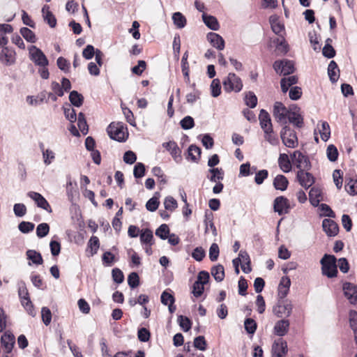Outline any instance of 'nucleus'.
<instances>
[{
	"label": "nucleus",
	"instance_id": "1",
	"mask_svg": "<svg viewBox=\"0 0 357 357\" xmlns=\"http://www.w3.org/2000/svg\"><path fill=\"white\" fill-rule=\"evenodd\" d=\"M109 136L118 142H124L127 139V128L121 122H113L109 124L107 129Z\"/></svg>",
	"mask_w": 357,
	"mask_h": 357
},
{
	"label": "nucleus",
	"instance_id": "2",
	"mask_svg": "<svg viewBox=\"0 0 357 357\" xmlns=\"http://www.w3.org/2000/svg\"><path fill=\"white\" fill-rule=\"evenodd\" d=\"M322 273L328 278L337 275L336 258L333 255H325L321 260Z\"/></svg>",
	"mask_w": 357,
	"mask_h": 357
},
{
	"label": "nucleus",
	"instance_id": "3",
	"mask_svg": "<svg viewBox=\"0 0 357 357\" xmlns=\"http://www.w3.org/2000/svg\"><path fill=\"white\" fill-rule=\"evenodd\" d=\"M280 137L282 143L288 148H295L298 146V138L296 132L289 127L285 126L280 132Z\"/></svg>",
	"mask_w": 357,
	"mask_h": 357
},
{
	"label": "nucleus",
	"instance_id": "4",
	"mask_svg": "<svg viewBox=\"0 0 357 357\" xmlns=\"http://www.w3.org/2000/svg\"><path fill=\"white\" fill-rule=\"evenodd\" d=\"M28 50L29 58L35 65L40 67H46L48 66L49 61L41 50L35 45L30 46Z\"/></svg>",
	"mask_w": 357,
	"mask_h": 357
},
{
	"label": "nucleus",
	"instance_id": "5",
	"mask_svg": "<svg viewBox=\"0 0 357 357\" xmlns=\"http://www.w3.org/2000/svg\"><path fill=\"white\" fill-rule=\"evenodd\" d=\"M18 294L22 305L24 306V307L26 309L28 313L33 317L35 316L36 313L33 309V306L30 300L28 290L24 282H21L19 284Z\"/></svg>",
	"mask_w": 357,
	"mask_h": 357
},
{
	"label": "nucleus",
	"instance_id": "6",
	"mask_svg": "<svg viewBox=\"0 0 357 357\" xmlns=\"http://www.w3.org/2000/svg\"><path fill=\"white\" fill-rule=\"evenodd\" d=\"M291 157L292 162L299 169L298 171H309L310 169L311 164L308 158L301 151H294Z\"/></svg>",
	"mask_w": 357,
	"mask_h": 357
},
{
	"label": "nucleus",
	"instance_id": "7",
	"mask_svg": "<svg viewBox=\"0 0 357 357\" xmlns=\"http://www.w3.org/2000/svg\"><path fill=\"white\" fill-rule=\"evenodd\" d=\"M223 86L227 91L239 92L243 88L241 79L234 73H229L227 78L223 81Z\"/></svg>",
	"mask_w": 357,
	"mask_h": 357
},
{
	"label": "nucleus",
	"instance_id": "8",
	"mask_svg": "<svg viewBox=\"0 0 357 357\" xmlns=\"http://www.w3.org/2000/svg\"><path fill=\"white\" fill-rule=\"evenodd\" d=\"M273 68L277 73L283 75H290L295 70L294 63L289 60L276 61L273 64Z\"/></svg>",
	"mask_w": 357,
	"mask_h": 357
},
{
	"label": "nucleus",
	"instance_id": "9",
	"mask_svg": "<svg viewBox=\"0 0 357 357\" xmlns=\"http://www.w3.org/2000/svg\"><path fill=\"white\" fill-rule=\"evenodd\" d=\"M289 110L280 102H276L273 107V116L280 123L286 124Z\"/></svg>",
	"mask_w": 357,
	"mask_h": 357
},
{
	"label": "nucleus",
	"instance_id": "10",
	"mask_svg": "<svg viewBox=\"0 0 357 357\" xmlns=\"http://www.w3.org/2000/svg\"><path fill=\"white\" fill-rule=\"evenodd\" d=\"M162 146L170 153L176 162H181L182 160L181 151L175 142H164Z\"/></svg>",
	"mask_w": 357,
	"mask_h": 357
},
{
	"label": "nucleus",
	"instance_id": "11",
	"mask_svg": "<svg viewBox=\"0 0 357 357\" xmlns=\"http://www.w3.org/2000/svg\"><path fill=\"white\" fill-rule=\"evenodd\" d=\"M273 208L275 212L279 215L287 213L289 209L288 199L282 196L276 197L274 200Z\"/></svg>",
	"mask_w": 357,
	"mask_h": 357
},
{
	"label": "nucleus",
	"instance_id": "12",
	"mask_svg": "<svg viewBox=\"0 0 357 357\" xmlns=\"http://www.w3.org/2000/svg\"><path fill=\"white\" fill-rule=\"evenodd\" d=\"M296 178L301 186L309 188L314 182L313 176L308 171H298Z\"/></svg>",
	"mask_w": 357,
	"mask_h": 357
},
{
	"label": "nucleus",
	"instance_id": "13",
	"mask_svg": "<svg viewBox=\"0 0 357 357\" xmlns=\"http://www.w3.org/2000/svg\"><path fill=\"white\" fill-rule=\"evenodd\" d=\"M273 357H283L287 353V344L282 339L275 340L272 347Z\"/></svg>",
	"mask_w": 357,
	"mask_h": 357
},
{
	"label": "nucleus",
	"instance_id": "14",
	"mask_svg": "<svg viewBox=\"0 0 357 357\" xmlns=\"http://www.w3.org/2000/svg\"><path fill=\"white\" fill-rule=\"evenodd\" d=\"M27 195L32 199L37 206L49 213L52 212V208L47 201L40 193L36 192H29Z\"/></svg>",
	"mask_w": 357,
	"mask_h": 357
},
{
	"label": "nucleus",
	"instance_id": "15",
	"mask_svg": "<svg viewBox=\"0 0 357 357\" xmlns=\"http://www.w3.org/2000/svg\"><path fill=\"white\" fill-rule=\"evenodd\" d=\"M273 311L278 317H289L292 311V305L289 303H279Z\"/></svg>",
	"mask_w": 357,
	"mask_h": 357
},
{
	"label": "nucleus",
	"instance_id": "16",
	"mask_svg": "<svg viewBox=\"0 0 357 357\" xmlns=\"http://www.w3.org/2000/svg\"><path fill=\"white\" fill-rule=\"evenodd\" d=\"M345 296L351 304L357 303V287L351 283L347 282L343 285Z\"/></svg>",
	"mask_w": 357,
	"mask_h": 357
},
{
	"label": "nucleus",
	"instance_id": "17",
	"mask_svg": "<svg viewBox=\"0 0 357 357\" xmlns=\"http://www.w3.org/2000/svg\"><path fill=\"white\" fill-rule=\"evenodd\" d=\"M206 37L211 45L218 50H222L225 48V40L219 34L210 32Z\"/></svg>",
	"mask_w": 357,
	"mask_h": 357
},
{
	"label": "nucleus",
	"instance_id": "18",
	"mask_svg": "<svg viewBox=\"0 0 357 357\" xmlns=\"http://www.w3.org/2000/svg\"><path fill=\"white\" fill-rule=\"evenodd\" d=\"M322 227L324 231L329 236H335L339 231L337 225L331 219H324L322 222Z\"/></svg>",
	"mask_w": 357,
	"mask_h": 357
},
{
	"label": "nucleus",
	"instance_id": "19",
	"mask_svg": "<svg viewBox=\"0 0 357 357\" xmlns=\"http://www.w3.org/2000/svg\"><path fill=\"white\" fill-rule=\"evenodd\" d=\"M14 54L13 50L3 47L0 53V61L6 66H10L15 63Z\"/></svg>",
	"mask_w": 357,
	"mask_h": 357
},
{
	"label": "nucleus",
	"instance_id": "20",
	"mask_svg": "<svg viewBox=\"0 0 357 357\" xmlns=\"http://www.w3.org/2000/svg\"><path fill=\"white\" fill-rule=\"evenodd\" d=\"M309 199L314 206H317L323 200L321 190L318 187L312 188L309 192Z\"/></svg>",
	"mask_w": 357,
	"mask_h": 357
},
{
	"label": "nucleus",
	"instance_id": "21",
	"mask_svg": "<svg viewBox=\"0 0 357 357\" xmlns=\"http://www.w3.org/2000/svg\"><path fill=\"white\" fill-rule=\"evenodd\" d=\"M269 22L273 31L279 36H282L284 31V26L279 21L278 17L275 15H271L269 18Z\"/></svg>",
	"mask_w": 357,
	"mask_h": 357
},
{
	"label": "nucleus",
	"instance_id": "22",
	"mask_svg": "<svg viewBox=\"0 0 357 357\" xmlns=\"http://www.w3.org/2000/svg\"><path fill=\"white\" fill-rule=\"evenodd\" d=\"M259 119L261 128L263 130H271L273 128L271 120L269 114L264 109H261L259 112Z\"/></svg>",
	"mask_w": 357,
	"mask_h": 357
},
{
	"label": "nucleus",
	"instance_id": "23",
	"mask_svg": "<svg viewBox=\"0 0 357 357\" xmlns=\"http://www.w3.org/2000/svg\"><path fill=\"white\" fill-rule=\"evenodd\" d=\"M291 280L288 277H282L278 286V296L284 298L289 290Z\"/></svg>",
	"mask_w": 357,
	"mask_h": 357
},
{
	"label": "nucleus",
	"instance_id": "24",
	"mask_svg": "<svg viewBox=\"0 0 357 357\" xmlns=\"http://www.w3.org/2000/svg\"><path fill=\"white\" fill-rule=\"evenodd\" d=\"M289 322L288 320L282 319L276 322L274 326V333L279 336L284 335L289 329Z\"/></svg>",
	"mask_w": 357,
	"mask_h": 357
},
{
	"label": "nucleus",
	"instance_id": "25",
	"mask_svg": "<svg viewBox=\"0 0 357 357\" xmlns=\"http://www.w3.org/2000/svg\"><path fill=\"white\" fill-rule=\"evenodd\" d=\"M278 165L281 170L284 173L289 172L291 170V164L289 156L286 153L280 154Z\"/></svg>",
	"mask_w": 357,
	"mask_h": 357
},
{
	"label": "nucleus",
	"instance_id": "26",
	"mask_svg": "<svg viewBox=\"0 0 357 357\" xmlns=\"http://www.w3.org/2000/svg\"><path fill=\"white\" fill-rule=\"evenodd\" d=\"M42 13L45 21L47 22L50 27L53 28L56 24V20L52 12L50 10V7L45 5L42 8Z\"/></svg>",
	"mask_w": 357,
	"mask_h": 357
},
{
	"label": "nucleus",
	"instance_id": "27",
	"mask_svg": "<svg viewBox=\"0 0 357 357\" xmlns=\"http://www.w3.org/2000/svg\"><path fill=\"white\" fill-rule=\"evenodd\" d=\"M15 342V337L12 334L4 333L1 337V344L6 353H10Z\"/></svg>",
	"mask_w": 357,
	"mask_h": 357
},
{
	"label": "nucleus",
	"instance_id": "28",
	"mask_svg": "<svg viewBox=\"0 0 357 357\" xmlns=\"http://www.w3.org/2000/svg\"><path fill=\"white\" fill-rule=\"evenodd\" d=\"M289 121L297 128H301L303 125V119L298 111H290L288 115Z\"/></svg>",
	"mask_w": 357,
	"mask_h": 357
},
{
	"label": "nucleus",
	"instance_id": "29",
	"mask_svg": "<svg viewBox=\"0 0 357 357\" xmlns=\"http://www.w3.org/2000/svg\"><path fill=\"white\" fill-rule=\"evenodd\" d=\"M298 77L295 75H291L288 77H284L280 81V85L282 92L286 93L289 88L293 84H296Z\"/></svg>",
	"mask_w": 357,
	"mask_h": 357
},
{
	"label": "nucleus",
	"instance_id": "30",
	"mask_svg": "<svg viewBox=\"0 0 357 357\" xmlns=\"http://www.w3.org/2000/svg\"><path fill=\"white\" fill-rule=\"evenodd\" d=\"M201 149L195 145H190L188 149L187 159L197 162L200 158Z\"/></svg>",
	"mask_w": 357,
	"mask_h": 357
},
{
	"label": "nucleus",
	"instance_id": "31",
	"mask_svg": "<svg viewBox=\"0 0 357 357\" xmlns=\"http://www.w3.org/2000/svg\"><path fill=\"white\" fill-rule=\"evenodd\" d=\"M202 19L205 24L211 29L216 31L219 29V24L217 19L211 15H207L204 13Z\"/></svg>",
	"mask_w": 357,
	"mask_h": 357
},
{
	"label": "nucleus",
	"instance_id": "32",
	"mask_svg": "<svg viewBox=\"0 0 357 357\" xmlns=\"http://www.w3.org/2000/svg\"><path fill=\"white\" fill-rule=\"evenodd\" d=\"M288 183L287 178L283 175H278L273 181V185L275 189L282 191L287 189Z\"/></svg>",
	"mask_w": 357,
	"mask_h": 357
},
{
	"label": "nucleus",
	"instance_id": "33",
	"mask_svg": "<svg viewBox=\"0 0 357 357\" xmlns=\"http://www.w3.org/2000/svg\"><path fill=\"white\" fill-rule=\"evenodd\" d=\"M328 74L331 82H335L339 77L337 65L334 61H331L328 67Z\"/></svg>",
	"mask_w": 357,
	"mask_h": 357
},
{
	"label": "nucleus",
	"instance_id": "34",
	"mask_svg": "<svg viewBox=\"0 0 357 357\" xmlns=\"http://www.w3.org/2000/svg\"><path fill=\"white\" fill-rule=\"evenodd\" d=\"M99 246L100 243L98 238L97 236H93L90 238L88 242L87 251H89L91 255L93 256L97 253Z\"/></svg>",
	"mask_w": 357,
	"mask_h": 357
},
{
	"label": "nucleus",
	"instance_id": "35",
	"mask_svg": "<svg viewBox=\"0 0 357 357\" xmlns=\"http://www.w3.org/2000/svg\"><path fill=\"white\" fill-rule=\"evenodd\" d=\"M211 274L217 282H221L225 278L223 266L218 264L211 268Z\"/></svg>",
	"mask_w": 357,
	"mask_h": 357
},
{
	"label": "nucleus",
	"instance_id": "36",
	"mask_svg": "<svg viewBox=\"0 0 357 357\" xmlns=\"http://www.w3.org/2000/svg\"><path fill=\"white\" fill-rule=\"evenodd\" d=\"M69 100L73 105L79 107L82 105L84 98L82 95L77 91H73L70 93Z\"/></svg>",
	"mask_w": 357,
	"mask_h": 357
},
{
	"label": "nucleus",
	"instance_id": "37",
	"mask_svg": "<svg viewBox=\"0 0 357 357\" xmlns=\"http://www.w3.org/2000/svg\"><path fill=\"white\" fill-rule=\"evenodd\" d=\"M27 259L31 260L33 264L40 265L43 264V258L41 255L36 250H29L26 252Z\"/></svg>",
	"mask_w": 357,
	"mask_h": 357
},
{
	"label": "nucleus",
	"instance_id": "38",
	"mask_svg": "<svg viewBox=\"0 0 357 357\" xmlns=\"http://www.w3.org/2000/svg\"><path fill=\"white\" fill-rule=\"evenodd\" d=\"M209 172L211 176L208 178L212 182L217 183L224 178V172L222 169L212 168L209 169Z\"/></svg>",
	"mask_w": 357,
	"mask_h": 357
},
{
	"label": "nucleus",
	"instance_id": "39",
	"mask_svg": "<svg viewBox=\"0 0 357 357\" xmlns=\"http://www.w3.org/2000/svg\"><path fill=\"white\" fill-rule=\"evenodd\" d=\"M42 150L44 163L46 165H50L55 158V153L50 149H44L43 146H40Z\"/></svg>",
	"mask_w": 357,
	"mask_h": 357
},
{
	"label": "nucleus",
	"instance_id": "40",
	"mask_svg": "<svg viewBox=\"0 0 357 357\" xmlns=\"http://www.w3.org/2000/svg\"><path fill=\"white\" fill-rule=\"evenodd\" d=\"M77 126L83 135L87 134L89 130L88 125L86 123L84 115L82 112H80L78 115Z\"/></svg>",
	"mask_w": 357,
	"mask_h": 357
},
{
	"label": "nucleus",
	"instance_id": "41",
	"mask_svg": "<svg viewBox=\"0 0 357 357\" xmlns=\"http://www.w3.org/2000/svg\"><path fill=\"white\" fill-rule=\"evenodd\" d=\"M174 24L179 29L183 28L186 24L185 17L181 13H175L172 16Z\"/></svg>",
	"mask_w": 357,
	"mask_h": 357
},
{
	"label": "nucleus",
	"instance_id": "42",
	"mask_svg": "<svg viewBox=\"0 0 357 357\" xmlns=\"http://www.w3.org/2000/svg\"><path fill=\"white\" fill-rule=\"evenodd\" d=\"M22 36L29 43H35L36 38L34 33L26 27H23L20 29Z\"/></svg>",
	"mask_w": 357,
	"mask_h": 357
},
{
	"label": "nucleus",
	"instance_id": "43",
	"mask_svg": "<svg viewBox=\"0 0 357 357\" xmlns=\"http://www.w3.org/2000/svg\"><path fill=\"white\" fill-rule=\"evenodd\" d=\"M321 129H319L321 137L324 141L326 142L330 137V135H331L330 127H329L328 123L326 121L321 122Z\"/></svg>",
	"mask_w": 357,
	"mask_h": 357
},
{
	"label": "nucleus",
	"instance_id": "44",
	"mask_svg": "<svg viewBox=\"0 0 357 357\" xmlns=\"http://www.w3.org/2000/svg\"><path fill=\"white\" fill-rule=\"evenodd\" d=\"M153 238V233L148 229L144 230L140 234V241L142 243L152 245Z\"/></svg>",
	"mask_w": 357,
	"mask_h": 357
},
{
	"label": "nucleus",
	"instance_id": "45",
	"mask_svg": "<svg viewBox=\"0 0 357 357\" xmlns=\"http://www.w3.org/2000/svg\"><path fill=\"white\" fill-rule=\"evenodd\" d=\"M245 101L248 107L254 108L257 104V98L253 92L249 91L245 95Z\"/></svg>",
	"mask_w": 357,
	"mask_h": 357
},
{
	"label": "nucleus",
	"instance_id": "46",
	"mask_svg": "<svg viewBox=\"0 0 357 357\" xmlns=\"http://www.w3.org/2000/svg\"><path fill=\"white\" fill-rule=\"evenodd\" d=\"M326 155L330 161H335L338 157L337 148L334 145L330 144L326 149Z\"/></svg>",
	"mask_w": 357,
	"mask_h": 357
},
{
	"label": "nucleus",
	"instance_id": "47",
	"mask_svg": "<svg viewBox=\"0 0 357 357\" xmlns=\"http://www.w3.org/2000/svg\"><path fill=\"white\" fill-rule=\"evenodd\" d=\"M63 109L66 118L72 123L76 121L77 116L75 110L69 105L67 107H64Z\"/></svg>",
	"mask_w": 357,
	"mask_h": 357
},
{
	"label": "nucleus",
	"instance_id": "48",
	"mask_svg": "<svg viewBox=\"0 0 357 357\" xmlns=\"http://www.w3.org/2000/svg\"><path fill=\"white\" fill-rule=\"evenodd\" d=\"M264 138L268 142L272 145H276L278 142V139L276 137V135L273 133V128H271V130H264Z\"/></svg>",
	"mask_w": 357,
	"mask_h": 357
},
{
	"label": "nucleus",
	"instance_id": "49",
	"mask_svg": "<svg viewBox=\"0 0 357 357\" xmlns=\"http://www.w3.org/2000/svg\"><path fill=\"white\" fill-rule=\"evenodd\" d=\"M211 95L218 97L221 93L220 82L218 79H214L211 84Z\"/></svg>",
	"mask_w": 357,
	"mask_h": 357
},
{
	"label": "nucleus",
	"instance_id": "50",
	"mask_svg": "<svg viewBox=\"0 0 357 357\" xmlns=\"http://www.w3.org/2000/svg\"><path fill=\"white\" fill-rule=\"evenodd\" d=\"M50 227L47 223H40L36 228V234L39 238H43L47 235Z\"/></svg>",
	"mask_w": 357,
	"mask_h": 357
},
{
	"label": "nucleus",
	"instance_id": "51",
	"mask_svg": "<svg viewBox=\"0 0 357 357\" xmlns=\"http://www.w3.org/2000/svg\"><path fill=\"white\" fill-rule=\"evenodd\" d=\"M169 234V229L165 224L161 225L158 229L155 231V235L159 236L162 239H166L168 238Z\"/></svg>",
	"mask_w": 357,
	"mask_h": 357
},
{
	"label": "nucleus",
	"instance_id": "52",
	"mask_svg": "<svg viewBox=\"0 0 357 357\" xmlns=\"http://www.w3.org/2000/svg\"><path fill=\"white\" fill-rule=\"evenodd\" d=\"M178 322L179 326L184 331H188L191 328V321L190 320L183 315H180L178 317Z\"/></svg>",
	"mask_w": 357,
	"mask_h": 357
},
{
	"label": "nucleus",
	"instance_id": "53",
	"mask_svg": "<svg viewBox=\"0 0 357 357\" xmlns=\"http://www.w3.org/2000/svg\"><path fill=\"white\" fill-rule=\"evenodd\" d=\"M164 205L166 210L171 211L176 209L178 206L176 200L171 196L167 197L165 198Z\"/></svg>",
	"mask_w": 357,
	"mask_h": 357
},
{
	"label": "nucleus",
	"instance_id": "54",
	"mask_svg": "<svg viewBox=\"0 0 357 357\" xmlns=\"http://www.w3.org/2000/svg\"><path fill=\"white\" fill-rule=\"evenodd\" d=\"M244 326L245 331L250 334H254L257 329V324L255 321L250 318L245 320Z\"/></svg>",
	"mask_w": 357,
	"mask_h": 357
},
{
	"label": "nucleus",
	"instance_id": "55",
	"mask_svg": "<svg viewBox=\"0 0 357 357\" xmlns=\"http://www.w3.org/2000/svg\"><path fill=\"white\" fill-rule=\"evenodd\" d=\"M180 125L183 129L189 130L194 127L195 121L192 117L187 116L180 121Z\"/></svg>",
	"mask_w": 357,
	"mask_h": 357
},
{
	"label": "nucleus",
	"instance_id": "56",
	"mask_svg": "<svg viewBox=\"0 0 357 357\" xmlns=\"http://www.w3.org/2000/svg\"><path fill=\"white\" fill-rule=\"evenodd\" d=\"M194 346L200 351H205L206 349V342L204 336H198L194 340Z\"/></svg>",
	"mask_w": 357,
	"mask_h": 357
},
{
	"label": "nucleus",
	"instance_id": "57",
	"mask_svg": "<svg viewBox=\"0 0 357 357\" xmlns=\"http://www.w3.org/2000/svg\"><path fill=\"white\" fill-rule=\"evenodd\" d=\"M220 250L217 243H213L209 248V258L212 261H215L218 259L219 256Z\"/></svg>",
	"mask_w": 357,
	"mask_h": 357
},
{
	"label": "nucleus",
	"instance_id": "58",
	"mask_svg": "<svg viewBox=\"0 0 357 357\" xmlns=\"http://www.w3.org/2000/svg\"><path fill=\"white\" fill-rule=\"evenodd\" d=\"M145 174V166L142 162H138L135 165L133 170V174L135 178H142Z\"/></svg>",
	"mask_w": 357,
	"mask_h": 357
},
{
	"label": "nucleus",
	"instance_id": "59",
	"mask_svg": "<svg viewBox=\"0 0 357 357\" xmlns=\"http://www.w3.org/2000/svg\"><path fill=\"white\" fill-rule=\"evenodd\" d=\"M41 316L43 323L47 326L52 320V313L49 308L43 307L41 310Z\"/></svg>",
	"mask_w": 357,
	"mask_h": 357
},
{
	"label": "nucleus",
	"instance_id": "60",
	"mask_svg": "<svg viewBox=\"0 0 357 357\" xmlns=\"http://www.w3.org/2000/svg\"><path fill=\"white\" fill-rule=\"evenodd\" d=\"M13 211L16 216L23 217L26 213V207L23 204H15L13 206Z\"/></svg>",
	"mask_w": 357,
	"mask_h": 357
},
{
	"label": "nucleus",
	"instance_id": "61",
	"mask_svg": "<svg viewBox=\"0 0 357 357\" xmlns=\"http://www.w3.org/2000/svg\"><path fill=\"white\" fill-rule=\"evenodd\" d=\"M128 283L131 288H135L139 285V278L137 273H131L128 278Z\"/></svg>",
	"mask_w": 357,
	"mask_h": 357
},
{
	"label": "nucleus",
	"instance_id": "62",
	"mask_svg": "<svg viewBox=\"0 0 357 357\" xmlns=\"http://www.w3.org/2000/svg\"><path fill=\"white\" fill-rule=\"evenodd\" d=\"M161 303L167 305L169 303H174V297L171 294L168 293L167 291H164L161 294Z\"/></svg>",
	"mask_w": 357,
	"mask_h": 357
},
{
	"label": "nucleus",
	"instance_id": "63",
	"mask_svg": "<svg viewBox=\"0 0 357 357\" xmlns=\"http://www.w3.org/2000/svg\"><path fill=\"white\" fill-rule=\"evenodd\" d=\"M18 229L22 233H29L34 229V225L29 222H22L18 225Z\"/></svg>",
	"mask_w": 357,
	"mask_h": 357
},
{
	"label": "nucleus",
	"instance_id": "64",
	"mask_svg": "<svg viewBox=\"0 0 357 357\" xmlns=\"http://www.w3.org/2000/svg\"><path fill=\"white\" fill-rule=\"evenodd\" d=\"M347 191L350 195L357 194V180H350L345 186Z\"/></svg>",
	"mask_w": 357,
	"mask_h": 357
}]
</instances>
